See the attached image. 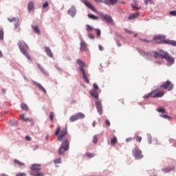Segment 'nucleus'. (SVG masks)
I'll return each mask as SVG.
<instances>
[{
  "label": "nucleus",
  "mask_w": 176,
  "mask_h": 176,
  "mask_svg": "<svg viewBox=\"0 0 176 176\" xmlns=\"http://www.w3.org/2000/svg\"><path fill=\"white\" fill-rule=\"evenodd\" d=\"M96 106L97 111H98L99 114L101 116L103 113L102 104L100 100H99L98 99L96 100Z\"/></svg>",
  "instance_id": "11"
},
{
  "label": "nucleus",
  "mask_w": 176,
  "mask_h": 176,
  "mask_svg": "<svg viewBox=\"0 0 176 176\" xmlns=\"http://www.w3.org/2000/svg\"><path fill=\"white\" fill-rule=\"evenodd\" d=\"M138 36V34L136 33L135 34H134V37H137Z\"/></svg>",
  "instance_id": "59"
},
{
  "label": "nucleus",
  "mask_w": 176,
  "mask_h": 176,
  "mask_svg": "<svg viewBox=\"0 0 176 176\" xmlns=\"http://www.w3.org/2000/svg\"><path fill=\"white\" fill-rule=\"evenodd\" d=\"M1 176H8V175H6V173H2Z\"/></svg>",
  "instance_id": "57"
},
{
  "label": "nucleus",
  "mask_w": 176,
  "mask_h": 176,
  "mask_svg": "<svg viewBox=\"0 0 176 176\" xmlns=\"http://www.w3.org/2000/svg\"><path fill=\"white\" fill-rule=\"evenodd\" d=\"M32 29L36 34H41V30H39L38 26H32Z\"/></svg>",
  "instance_id": "23"
},
{
  "label": "nucleus",
  "mask_w": 176,
  "mask_h": 176,
  "mask_svg": "<svg viewBox=\"0 0 176 176\" xmlns=\"http://www.w3.org/2000/svg\"><path fill=\"white\" fill-rule=\"evenodd\" d=\"M148 143H150V144L152 143V138H151V136L148 137Z\"/></svg>",
  "instance_id": "51"
},
{
  "label": "nucleus",
  "mask_w": 176,
  "mask_h": 176,
  "mask_svg": "<svg viewBox=\"0 0 176 176\" xmlns=\"http://www.w3.org/2000/svg\"><path fill=\"white\" fill-rule=\"evenodd\" d=\"M30 169H31V170L38 171V170H41V165H39L38 164H33L30 166Z\"/></svg>",
  "instance_id": "14"
},
{
  "label": "nucleus",
  "mask_w": 176,
  "mask_h": 176,
  "mask_svg": "<svg viewBox=\"0 0 176 176\" xmlns=\"http://www.w3.org/2000/svg\"><path fill=\"white\" fill-rule=\"evenodd\" d=\"M18 46L21 52H22V54H23V55H25V56H26V58L29 60H30L31 56H30V55L28 54L29 47L28 44H26V43H25L24 41H19Z\"/></svg>",
  "instance_id": "5"
},
{
  "label": "nucleus",
  "mask_w": 176,
  "mask_h": 176,
  "mask_svg": "<svg viewBox=\"0 0 176 176\" xmlns=\"http://www.w3.org/2000/svg\"><path fill=\"white\" fill-rule=\"evenodd\" d=\"M153 0H144L145 4H148V3H151Z\"/></svg>",
  "instance_id": "48"
},
{
  "label": "nucleus",
  "mask_w": 176,
  "mask_h": 176,
  "mask_svg": "<svg viewBox=\"0 0 176 176\" xmlns=\"http://www.w3.org/2000/svg\"><path fill=\"white\" fill-rule=\"evenodd\" d=\"M16 176H27V173H25L24 172H19L16 173Z\"/></svg>",
  "instance_id": "33"
},
{
  "label": "nucleus",
  "mask_w": 176,
  "mask_h": 176,
  "mask_svg": "<svg viewBox=\"0 0 176 176\" xmlns=\"http://www.w3.org/2000/svg\"><path fill=\"white\" fill-rule=\"evenodd\" d=\"M34 3H32V1H30L28 6L29 12H31V11H32V10H34Z\"/></svg>",
  "instance_id": "22"
},
{
  "label": "nucleus",
  "mask_w": 176,
  "mask_h": 176,
  "mask_svg": "<svg viewBox=\"0 0 176 176\" xmlns=\"http://www.w3.org/2000/svg\"><path fill=\"white\" fill-rule=\"evenodd\" d=\"M76 63H78V65H79V69L80 71L82 73V75L83 76V79L85 80V81L87 83L89 84L90 81L87 77L86 71L85 67H86V65L85 63V62H83L82 60H81V59H77L76 60Z\"/></svg>",
  "instance_id": "4"
},
{
  "label": "nucleus",
  "mask_w": 176,
  "mask_h": 176,
  "mask_svg": "<svg viewBox=\"0 0 176 176\" xmlns=\"http://www.w3.org/2000/svg\"><path fill=\"white\" fill-rule=\"evenodd\" d=\"M132 8H135V10H140L141 7L139 6L138 1L134 0L133 3L131 4Z\"/></svg>",
  "instance_id": "18"
},
{
  "label": "nucleus",
  "mask_w": 176,
  "mask_h": 176,
  "mask_svg": "<svg viewBox=\"0 0 176 176\" xmlns=\"http://www.w3.org/2000/svg\"><path fill=\"white\" fill-rule=\"evenodd\" d=\"M154 176H157L156 175H154Z\"/></svg>",
  "instance_id": "64"
},
{
  "label": "nucleus",
  "mask_w": 176,
  "mask_h": 176,
  "mask_svg": "<svg viewBox=\"0 0 176 176\" xmlns=\"http://www.w3.org/2000/svg\"><path fill=\"white\" fill-rule=\"evenodd\" d=\"M56 69H58V70H61V68L60 67H58L56 66Z\"/></svg>",
  "instance_id": "58"
},
{
  "label": "nucleus",
  "mask_w": 176,
  "mask_h": 176,
  "mask_svg": "<svg viewBox=\"0 0 176 176\" xmlns=\"http://www.w3.org/2000/svg\"><path fill=\"white\" fill-rule=\"evenodd\" d=\"M56 136H58V140L61 142L63 140L60 147L58 149V154L61 155L65 154V151L69 150V140L68 138H66V136L68 135V128L67 125L61 129V126H58L56 132L54 133Z\"/></svg>",
  "instance_id": "1"
},
{
  "label": "nucleus",
  "mask_w": 176,
  "mask_h": 176,
  "mask_svg": "<svg viewBox=\"0 0 176 176\" xmlns=\"http://www.w3.org/2000/svg\"><path fill=\"white\" fill-rule=\"evenodd\" d=\"M54 164H60L61 163V158H56L55 160H54Z\"/></svg>",
  "instance_id": "31"
},
{
  "label": "nucleus",
  "mask_w": 176,
  "mask_h": 176,
  "mask_svg": "<svg viewBox=\"0 0 176 176\" xmlns=\"http://www.w3.org/2000/svg\"><path fill=\"white\" fill-rule=\"evenodd\" d=\"M100 16H101V18H102L103 19H104L105 21L109 22V23H113V21L111 16H110V15H105L104 14H100Z\"/></svg>",
  "instance_id": "12"
},
{
  "label": "nucleus",
  "mask_w": 176,
  "mask_h": 176,
  "mask_svg": "<svg viewBox=\"0 0 176 176\" xmlns=\"http://www.w3.org/2000/svg\"><path fill=\"white\" fill-rule=\"evenodd\" d=\"M170 15H172L173 16H176V10L175 11H170L169 12Z\"/></svg>",
  "instance_id": "40"
},
{
  "label": "nucleus",
  "mask_w": 176,
  "mask_h": 176,
  "mask_svg": "<svg viewBox=\"0 0 176 176\" xmlns=\"http://www.w3.org/2000/svg\"><path fill=\"white\" fill-rule=\"evenodd\" d=\"M133 155L137 159L143 158L144 157V155H142V151H141L140 148H138V147H135V148H133Z\"/></svg>",
  "instance_id": "8"
},
{
  "label": "nucleus",
  "mask_w": 176,
  "mask_h": 176,
  "mask_svg": "<svg viewBox=\"0 0 176 176\" xmlns=\"http://www.w3.org/2000/svg\"><path fill=\"white\" fill-rule=\"evenodd\" d=\"M94 88L98 92V85H97V84H94Z\"/></svg>",
  "instance_id": "45"
},
{
  "label": "nucleus",
  "mask_w": 176,
  "mask_h": 176,
  "mask_svg": "<svg viewBox=\"0 0 176 176\" xmlns=\"http://www.w3.org/2000/svg\"><path fill=\"white\" fill-rule=\"evenodd\" d=\"M161 117H163V118H166L168 120H170L171 118L170 116H168L167 114H163L162 116H161Z\"/></svg>",
  "instance_id": "39"
},
{
  "label": "nucleus",
  "mask_w": 176,
  "mask_h": 176,
  "mask_svg": "<svg viewBox=\"0 0 176 176\" xmlns=\"http://www.w3.org/2000/svg\"><path fill=\"white\" fill-rule=\"evenodd\" d=\"M165 94V91H160V88H156L155 89H153L147 95H144V98L148 99V98H162L164 96Z\"/></svg>",
  "instance_id": "6"
},
{
  "label": "nucleus",
  "mask_w": 176,
  "mask_h": 176,
  "mask_svg": "<svg viewBox=\"0 0 176 176\" xmlns=\"http://www.w3.org/2000/svg\"><path fill=\"white\" fill-rule=\"evenodd\" d=\"M2 92H6L5 89H2Z\"/></svg>",
  "instance_id": "61"
},
{
  "label": "nucleus",
  "mask_w": 176,
  "mask_h": 176,
  "mask_svg": "<svg viewBox=\"0 0 176 176\" xmlns=\"http://www.w3.org/2000/svg\"><path fill=\"white\" fill-rule=\"evenodd\" d=\"M86 155L89 158H92L93 157H94L95 154H94L93 153H86Z\"/></svg>",
  "instance_id": "35"
},
{
  "label": "nucleus",
  "mask_w": 176,
  "mask_h": 176,
  "mask_svg": "<svg viewBox=\"0 0 176 176\" xmlns=\"http://www.w3.org/2000/svg\"><path fill=\"white\" fill-rule=\"evenodd\" d=\"M34 176H45L44 173H35Z\"/></svg>",
  "instance_id": "44"
},
{
  "label": "nucleus",
  "mask_w": 176,
  "mask_h": 176,
  "mask_svg": "<svg viewBox=\"0 0 176 176\" xmlns=\"http://www.w3.org/2000/svg\"><path fill=\"white\" fill-rule=\"evenodd\" d=\"M43 7V8H47V7H49V3H47V1H45V3H44Z\"/></svg>",
  "instance_id": "43"
},
{
  "label": "nucleus",
  "mask_w": 176,
  "mask_h": 176,
  "mask_svg": "<svg viewBox=\"0 0 176 176\" xmlns=\"http://www.w3.org/2000/svg\"><path fill=\"white\" fill-rule=\"evenodd\" d=\"M142 41H146V43H150L151 42L150 41H148V40H146V39L142 40Z\"/></svg>",
  "instance_id": "56"
},
{
  "label": "nucleus",
  "mask_w": 176,
  "mask_h": 176,
  "mask_svg": "<svg viewBox=\"0 0 176 176\" xmlns=\"http://www.w3.org/2000/svg\"><path fill=\"white\" fill-rule=\"evenodd\" d=\"M98 136H97L96 135H95L94 136L93 142L95 143V144H96V143H98Z\"/></svg>",
  "instance_id": "37"
},
{
  "label": "nucleus",
  "mask_w": 176,
  "mask_h": 176,
  "mask_svg": "<svg viewBox=\"0 0 176 176\" xmlns=\"http://www.w3.org/2000/svg\"><path fill=\"white\" fill-rule=\"evenodd\" d=\"M88 16L91 19H98V16H96V15H94L93 14H89Z\"/></svg>",
  "instance_id": "29"
},
{
  "label": "nucleus",
  "mask_w": 176,
  "mask_h": 176,
  "mask_svg": "<svg viewBox=\"0 0 176 176\" xmlns=\"http://www.w3.org/2000/svg\"><path fill=\"white\" fill-rule=\"evenodd\" d=\"M45 52L48 56L53 57V52H52V50L49 47H45Z\"/></svg>",
  "instance_id": "20"
},
{
  "label": "nucleus",
  "mask_w": 176,
  "mask_h": 176,
  "mask_svg": "<svg viewBox=\"0 0 176 176\" xmlns=\"http://www.w3.org/2000/svg\"><path fill=\"white\" fill-rule=\"evenodd\" d=\"M2 56H3V52L2 51H0V58H2Z\"/></svg>",
  "instance_id": "55"
},
{
  "label": "nucleus",
  "mask_w": 176,
  "mask_h": 176,
  "mask_svg": "<svg viewBox=\"0 0 176 176\" xmlns=\"http://www.w3.org/2000/svg\"><path fill=\"white\" fill-rule=\"evenodd\" d=\"M99 50H100V51H103L104 47H102V45H99Z\"/></svg>",
  "instance_id": "50"
},
{
  "label": "nucleus",
  "mask_w": 176,
  "mask_h": 176,
  "mask_svg": "<svg viewBox=\"0 0 176 176\" xmlns=\"http://www.w3.org/2000/svg\"><path fill=\"white\" fill-rule=\"evenodd\" d=\"M96 121H94V122H92V126H96Z\"/></svg>",
  "instance_id": "54"
},
{
  "label": "nucleus",
  "mask_w": 176,
  "mask_h": 176,
  "mask_svg": "<svg viewBox=\"0 0 176 176\" xmlns=\"http://www.w3.org/2000/svg\"><path fill=\"white\" fill-rule=\"evenodd\" d=\"M81 2L83 3V4H85L87 7H88V8L94 11V12H98L97 10L95 8V7L92 6L91 3H90L87 0H81Z\"/></svg>",
  "instance_id": "10"
},
{
  "label": "nucleus",
  "mask_w": 176,
  "mask_h": 176,
  "mask_svg": "<svg viewBox=\"0 0 176 176\" xmlns=\"http://www.w3.org/2000/svg\"><path fill=\"white\" fill-rule=\"evenodd\" d=\"M117 45L118 47H121L122 46V44H121L120 41H117Z\"/></svg>",
  "instance_id": "53"
},
{
  "label": "nucleus",
  "mask_w": 176,
  "mask_h": 176,
  "mask_svg": "<svg viewBox=\"0 0 176 176\" xmlns=\"http://www.w3.org/2000/svg\"><path fill=\"white\" fill-rule=\"evenodd\" d=\"M85 117V114H83V113H78L77 114H75L74 116H72V117H70V121H76V120L84 118Z\"/></svg>",
  "instance_id": "9"
},
{
  "label": "nucleus",
  "mask_w": 176,
  "mask_h": 176,
  "mask_svg": "<svg viewBox=\"0 0 176 176\" xmlns=\"http://www.w3.org/2000/svg\"><path fill=\"white\" fill-rule=\"evenodd\" d=\"M93 30H94V28H91V26H90V25H87V32H91Z\"/></svg>",
  "instance_id": "38"
},
{
  "label": "nucleus",
  "mask_w": 176,
  "mask_h": 176,
  "mask_svg": "<svg viewBox=\"0 0 176 176\" xmlns=\"http://www.w3.org/2000/svg\"><path fill=\"white\" fill-rule=\"evenodd\" d=\"M106 124L108 125V126H110L111 122H110L109 120H106Z\"/></svg>",
  "instance_id": "49"
},
{
  "label": "nucleus",
  "mask_w": 176,
  "mask_h": 176,
  "mask_svg": "<svg viewBox=\"0 0 176 176\" xmlns=\"http://www.w3.org/2000/svg\"><path fill=\"white\" fill-rule=\"evenodd\" d=\"M4 38V30L3 29L0 30V40H3Z\"/></svg>",
  "instance_id": "28"
},
{
  "label": "nucleus",
  "mask_w": 176,
  "mask_h": 176,
  "mask_svg": "<svg viewBox=\"0 0 176 176\" xmlns=\"http://www.w3.org/2000/svg\"><path fill=\"white\" fill-rule=\"evenodd\" d=\"M131 140H133V138H127L126 139V142H131Z\"/></svg>",
  "instance_id": "47"
},
{
  "label": "nucleus",
  "mask_w": 176,
  "mask_h": 176,
  "mask_svg": "<svg viewBox=\"0 0 176 176\" xmlns=\"http://www.w3.org/2000/svg\"><path fill=\"white\" fill-rule=\"evenodd\" d=\"M68 14L72 16H74L76 14V7L72 6L68 11Z\"/></svg>",
  "instance_id": "17"
},
{
  "label": "nucleus",
  "mask_w": 176,
  "mask_h": 176,
  "mask_svg": "<svg viewBox=\"0 0 176 176\" xmlns=\"http://www.w3.org/2000/svg\"><path fill=\"white\" fill-rule=\"evenodd\" d=\"M116 143H118V140L116 136H114L111 140V146H114Z\"/></svg>",
  "instance_id": "25"
},
{
  "label": "nucleus",
  "mask_w": 176,
  "mask_h": 176,
  "mask_svg": "<svg viewBox=\"0 0 176 176\" xmlns=\"http://www.w3.org/2000/svg\"><path fill=\"white\" fill-rule=\"evenodd\" d=\"M158 112L159 113H166V110H165V109L160 108V109H158Z\"/></svg>",
  "instance_id": "41"
},
{
  "label": "nucleus",
  "mask_w": 176,
  "mask_h": 176,
  "mask_svg": "<svg viewBox=\"0 0 176 176\" xmlns=\"http://www.w3.org/2000/svg\"><path fill=\"white\" fill-rule=\"evenodd\" d=\"M118 0H109V3L111 6H113L114 4H116Z\"/></svg>",
  "instance_id": "34"
},
{
  "label": "nucleus",
  "mask_w": 176,
  "mask_h": 176,
  "mask_svg": "<svg viewBox=\"0 0 176 176\" xmlns=\"http://www.w3.org/2000/svg\"><path fill=\"white\" fill-rule=\"evenodd\" d=\"M153 40L155 41L161 40V41H160V44H168L169 45H172V47H176V41L175 40L166 39V36H163L162 34L154 36Z\"/></svg>",
  "instance_id": "3"
},
{
  "label": "nucleus",
  "mask_w": 176,
  "mask_h": 176,
  "mask_svg": "<svg viewBox=\"0 0 176 176\" xmlns=\"http://www.w3.org/2000/svg\"><path fill=\"white\" fill-rule=\"evenodd\" d=\"M134 139H135V140H137V142H139L140 143L142 142V138L141 136L135 135V136H134Z\"/></svg>",
  "instance_id": "30"
},
{
  "label": "nucleus",
  "mask_w": 176,
  "mask_h": 176,
  "mask_svg": "<svg viewBox=\"0 0 176 176\" xmlns=\"http://www.w3.org/2000/svg\"><path fill=\"white\" fill-rule=\"evenodd\" d=\"M46 139H49V136H46Z\"/></svg>",
  "instance_id": "62"
},
{
  "label": "nucleus",
  "mask_w": 176,
  "mask_h": 176,
  "mask_svg": "<svg viewBox=\"0 0 176 176\" xmlns=\"http://www.w3.org/2000/svg\"><path fill=\"white\" fill-rule=\"evenodd\" d=\"M155 58H160L161 59H165L167 62L173 64L175 62L174 58L170 56L168 52H164V51H160V52H154Z\"/></svg>",
  "instance_id": "2"
},
{
  "label": "nucleus",
  "mask_w": 176,
  "mask_h": 176,
  "mask_svg": "<svg viewBox=\"0 0 176 176\" xmlns=\"http://www.w3.org/2000/svg\"><path fill=\"white\" fill-rule=\"evenodd\" d=\"M37 67H38V69H40V70L44 73L45 74H47L45 69H44V67L43 66H41L39 63L37 65Z\"/></svg>",
  "instance_id": "27"
},
{
  "label": "nucleus",
  "mask_w": 176,
  "mask_h": 176,
  "mask_svg": "<svg viewBox=\"0 0 176 176\" xmlns=\"http://www.w3.org/2000/svg\"><path fill=\"white\" fill-rule=\"evenodd\" d=\"M89 38H94V36L92 34H89Z\"/></svg>",
  "instance_id": "52"
},
{
  "label": "nucleus",
  "mask_w": 176,
  "mask_h": 176,
  "mask_svg": "<svg viewBox=\"0 0 176 176\" xmlns=\"http://www.w3.org/2000/svg\"><path fill=\"white\" fill-rule=\"evenodd\" d=\"M95 30L96 32L97 36H100L101 32H100V29H96Z\"/></svg>",
  "instance_id": "42"
},
{
  "label": "nucleus",
  "mask_w": 176,
  "mask_h": 176,
  "mask_svg": "<svg viewBox=\"0 0 176 176\" xmlns=\"http://www.w3.org/2000/svg\"><path fill=\"white\" fill-rule=\"evenodd\" d=\"M90 94H91V96H93L96 99V100H98V99H99V95H98L97 91H96L95 88H94V89H91L90 91Z\"/></svg>",
  "instance_id": "13"
},
{
  "label": "nucleus",
  "mask_w": 176,
  "mask_h": 176,
  "mask_svg": "<svg viewBox=\"0 0 176 176\" xmlns=\"http://www.w3.org/2000/svg\"><path fill=\"white\" fill-rule=\"evenodd\" d=\"M14 164H17L19 166H24L25 164L24 162H21V161H19V160H14Z\"/></svg>",
  "instance_id": "24"
},
{
  "label": "nucleus",
  "mask_w": 176,
  "mask_h": 176,
  "mask_svg": "<svg viewBox=\"0 0 176 176\" xmlns=\"http://www.w3.org/2000/svg\"><path fill=\"white\" fill-rule=\"evenodd\" d=\"M91 176H94V175H91Z\"/></svg>",
  "instance_id": "63"
},
{
  "label": "nucleus",
  "mask_w": 176,
  "mask_h": 176,
  "mask_svg": "<svg viewBox=\"0 0 176 176\" xmlns=\"http://www.w3.org/2000/svg\"><path fill=\"white\" fill-rule=\"evenodd\" d=\"M174 84L171 81H166L160 86V88H164V89H168V91H172L173 89Z\"/></svg>",
  "instance_id": "7"
},
{
  "label": "nucleus",
  "mask_w": 176,
  "mask_h": 176,
  "mask_svg": "<svg viewBox=\"0 0 176 176\" xmlns=\"http://www.w3.org/2000/svg\"><path fill=\"white\" fill-rule=\"evenodd\" d=\"M80 50L82 51H87V44L85 41H81L80 43Z\"/></svg>",
  "instance_id": "21"
},
{
  "label": "nucleus",
  "mask_w": 176,
  "mask_h": 176,
  "mask_svg": "<svg viewBox=\"0 0 176 176\" xmlns=\"http://www.w3.org/2000/svg\"><path fill=\"white\" fill-rule=\"evenodd\" d=\"M21 107L23 110H25V111H28V106L25 103H22L21 104Z\"/></svg>",
  "instance_id": "26"
},
{
  "label": "nucleus",
  "mask_w": 176,
  "mask_h": 176,
  "mask_svg": "<svg viewBox=\"0 0 176 176\" xmlns=\"http://www.w3.org/2000/svg\"><path fill=\"white\" fill-rule=\"evenodd\" d=\"M25 139H26V140L30 141V140H31V136L27 135L25 136Z\"/></svg>",
  "instance_id": "46"
},
{
  "label": "nucleus",
  "mask_w": 176,
  "mask_h": 176,
  "mask_svg": "<svg viewBox=\"0 0 176 176\" xmlns=\"http://www.w3.org/2000/svg\"><path fill=\"white\" fill-rule=\"evenodd\" d=\"M15 20V19H12V20L11 19H9V21H14Z\"/></svg>",
  "instance_id": "60"
},
{
  "label": "nucleus",
  "mask_w": 176,
  "mask_h": 176,
  "mask_svg": "<svg viewBox=\"0 0 176 176\" xmlns=\"http://www.w3.org/2000/svg\"><path fill=\"white\" fill-rule=\"evenodd\" d=\"M33 84H34V85H36L39 88V89L44 92V94H47L46 89L44 88V87H43V85H41V84H39V82H36V81H33Z\"/></svg>",
  "instance_id": "15"
},
{
  "label": "nucleus",
  "mask_w": 176,
  "mask_h": 176,
  "mask_svg": "<svg viewBox=\"0 0 176 176\" xmlns=\"http://www.w3.org/2000/svg\"><path fill=\"white\" fill-rule=\"evenodd\" d=\"M21 118L23 121H30V118H26L24 114H21Z\"/></svg>",
  "instance_id": "32"
},
{
  "label": "nucleus",
  "mask_w": 176,
  "mask_h": 176,
  "mask_svg": "<svg viewBox=\"0 0 176 176\" xmlns=\"http://www.w3.org/2000/svg\"><path fill=\"white\" fill-rule=\"evenodd\" d=\"M175 166H168V168H163L162 172H164L165 173H168L169 172H171V170H175Z\"/></svg>",
  "instance_id": "16"
},
{
  "label": "nucleus",
  "mask_w": 176,
  "mask_h": 176,
  "mask_svg": "<svg viewBox=\"0 0 176 176\" xmlns=\"http://www.w3.org/2000/svg\"><path fill=\"white\" fill-rule=\"evenodd\" d=\"M139 15H140V12H135V13L131 14L129 16V20L131 21V19H135V18H138Z\"/></svg>",
  "instance_id": "19"
},
{
  "label": "nucleus",
  "mask_w": 176,
  "mask_h": 176,
  "mask_svg": "<svg viewBox=\"0 0 176 176\" xmlns=\"http://www.w3.org/2000/svg\"><path fill=\"white\" fill-rule=\"evenodd\" d=\"M50 118L51 121H53V120L54 118V113H53V111L50 112Z\"/></svg>",
  "instance_id": "36"
}]
</instances>
